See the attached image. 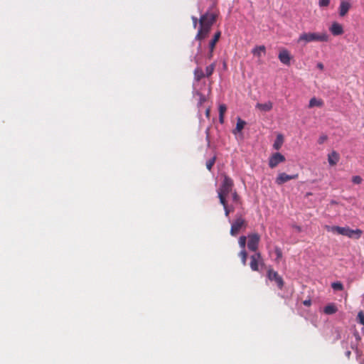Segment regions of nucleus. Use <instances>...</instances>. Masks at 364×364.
Listing matches in <instances>:
<instances>
[{
  "label": "nucleus",
  "mask_w": 364,
  "mask_h": 364,
  "mask_svg": "<svg viewBox=\"0 0 364 364\" xmlns=\"http://www.w3.org/2000/svg\"><path fill=\"white\" fill-rule=\"evenodd\" d=\"M331 287L336 291H342L343 289V285L340 282L332 283Z\"/></svg>",
  "instance_id": "obj_29"
},
{
  "label": "nucleus",
  "mask_w": 364,
  "mask_h": 364,
  "mask_svg": "<svg viewBox=\"0 0 364 364\" xmlns=\"http://www.w3.org/2000/svg\"><path fill=\"white\" fill-rule=\"evenodd\" d=\"M247 227V220L240 214H237L235 219L231 224L230 234L232 236H236L242 230L246 229Z\"/></svg>",
  "instance_id": "obj_5"
},
{
  "label": "nucleus",
  "mask_w": 364,
  "mask_h": 364,
  "mask_svg": "<svg viewBox=\"0 0 364 364\" xmlns=\"http://www.w3.org/2000/svg\"><path fill=\"white\" fill-rule=\"evenodd\" d=\"M227 110L225 105L222 104L219 106V121L221 124L224 122V114Z\"/></svg>",
  "instance_id": "obj_23"
},
{
  "label": "nucleus",
  "mask_w": 364,
  "mask_h": 364,
  "mask_svg": "<svg viewBox=\"0 0 364 364\" xmlns=\"http://www.w3.org/2000/svg\"><path fill=\"white\" fill-rule=\"evenodd\" d=\"M286 161L284 155L279 152H276L272 154L269 159V166L271 168H274L278 166L279 164L283 163Z\"/></svg>",
  "instance_id": "obj_8"
},
{
  "label": "nucleus",
  "mask_w": 364,
  "mask_h": 364,
  "mask_svg": "<svg viewBox=\"0 0 364 364\" xmlns=\"http://www.w3.org/2000/svg\"><path fill=\"white\" fill-rule=\"evenodd\" d=\"M278 58L280 62L286 65H289L291 63V56L287 49L280 50Z\"/></svg>",
  "instance_id": "obj_10"
},
{
  "label": "nucleus",
  "mask_w": 364,
  "mask_h": 364,
  "mask_svg": "<svg viewBox=\"0 0 364 364\" xmlns=\"http://www.w3.org/2000/svg\"><path fill=\"white\" fill-rule=\"evenodd\" d=\"M329 30L334 36H339L343 33V26L337 22L333 23Z\"/></svg>",
  "instance_id": "obj_13"
},
{
  "label": "nucleus",
  "mask_w": 364,
  "mask_h": 364,
  "mask_svg": "<svg viewBox=\"0 0 364 364\" xmlns=\"http://www.w3.org/2000/svg\"><path fill=\"white\" fill-rule=\"evenodd\" d=\"M327 140V136L326 135H321L318 140V143L319 144H322L324 141H326Z\"/></svg>",
  "instance_id": "obj_35"
},
{
  "label": "nucleus",
  "mask_w": 364,
  "mask_h": 364,
  "mask_svg": "<svg viewBox=\"0 0 364 364\" xmlns=\"http://www.w3.org/2000/svg\"><path fill=\"white\" fill-rule=\"evenodd\" d=\"M247 247L250 251L256 252L258 249L260 236L258 233L249 234L247 236Z\"/></svg>",
  "instance_id": "obj_7"
},
{
  "label": "nucleus",
  "mask_w": 364,
  "mask_h": 364,
  "mask_svg": "<svg viewBox=\"0 0 364 364\" xmlns=\"http://www.w3.org/2000/svg\"><path fill=\"white\" fill-rule=\"evenodd\" d=\"M265 52L266 48L264 46H256L252 50V54L258 58H260L263 55H264Z\"/></svg>",
  "instance_id": "obj_15"
},
{
  "label": "nucleus",
  "mask_w": 364,
  "mask_h": 364,
  "mask_svg": "<svg viewBox=\"0 0 364 364\" xmlns=\"http://www.w3.org/2000/svg\"><path fill=\"white\" fill-rule=\"evenodd\" d=\"M239 257L241 259V262L243 265H246L247 262V253L246 252L245 250H242L239 253Z\"/></svg>",
  "instance_id": "obj_27"
},
{
  "label": "nucleus",
  "mask_w": 364,
  "mask_h": 364,
  "mask_svg": "<svg viewBox=\"0 0 364 364\" xmlns=\"http://www.w3.org/2000/svg\"><path fill=\"white\" fill-rule=\"evenodd\" d=\"M210 108L206 109V110H205V116H206L208 118H209V117H210Z\"/></svg>",
  "instance_id": "obj_41"
},
{
  "label": "nucleus",
  "mask_w": 364,
  "mask_h": 364,
  "mask_svg": "<svg viewBox=\"0 0 364 364\" xmlns=\"http://www.w3.org/2000/svg\"><path fill=\"white\" fill-rule=\"evenodd\" d=\"M329 36L326 33H302L298 39L297 43H304L306 45L311 42H327Z\"/></svg>",
  "instance_id": "obj_3"
},
{
  "label": "nucleus",
  "mask_w": 364,
  "mask_h": 364,
  "mask_svg": "<svg viewBox=\"0 0 364 364\" xmlns=\"http://www.w3.org/2000/svg\"><path fill=\"white\" fill-rule=\"evenodd\" d=\"M217 159V156L215 155L211 159L206 161V168L208 171H211Z\"/></svg>",
  "instance_id": "obj_26"
},
{
  "label": "nucleus",
  "mask_w": 364,
  "mask_h": 364,
  "mask_svg": "<svg viewBox=\"0 0 364 364\" xmlns=\"http://www.w3.org/2000/svg\"><path fill=\"white\" fill-rule=\"evenodd\" d=\"M199 95H200L199 104L201 105L202 103H203L205 101V97L201 94H199Z\"/></svg>",
  "instance_id": "obj_37"
},
{
  "label": "nucleus",
  "mask_w": 364,
  "mask_h": 364,
  "mask_svg": "<svg viewBox=\"0 0 364 364\" xmlns=\"http://www.w3.org/2000/svg\"><path fill=\"white\" fill-rule=\"evenodd\" d=\"M267 277L270 281L274 282L279 289L283 288L284 284V280L277 272L274 271L273 269H269L267 271Z\"/></svg>",
  "instance_id": "obj_6"
},
{
  "label": "nucleus",
  "mask_w": 364,
  "mask_h": 364,
  "mask_svg": "<svg viewBox=\"0 0 364 364\" xmlns=\"http://www.w3.org/2000/svg\"><path fill=\"white\" fill-rule=\"evenodd\" d=\"M191 19H192V21H193V26L196 28L197 25H198V23H199V20L196 17H195V16H192Z\"/></svg>",
  "instance_id": "obj_36"
},
{
  "label": "nucleus",
  "mask_w": 364,
  "mask_h": 364,
  "mask_svg": "<svg viewBox=\"0 0 364 364\" xmlns=\"http://www.w3.org/2000/svg\"><path fill=\"white\" fill-rule=\"evenodd\" d=\"M311 300H310V299L304 300V301H303V304H304V306H309L311 305Z\"/></svg>",
  "instance_id": "obj_38"
},
{
  "label": "nucleus",
  "mask_w": 364,
  "mask_h": 364,
  "mask_svg": "<svg viewBox=\"0 0 364 364\" xmlns=\"http://www.w3.org/2000/svg\"><path fill=\"white\" fill-rule=\"evenodd\" d=\"M323 105V101L321 99H317L312 97L309 104V107L312 108L314 107H322Z\"/></svg>",
  "instance_id": "obj_18"
},
{
  "label": "nucleus",
  "mask_w": 364,
  "mask_h": 364,
  "mask_svg": "<svg viewBox=\"0 0 364 364\" xmlns=\"http://www.w3.org/2000/svg\"><path fill=\"white\" fill-rule=\"evenodd\" d=\"M272 107L273 103L271 101H267L264 103L258 102L255 105V108L262 112H269Z\"/></svg>",
  "instance_id": "obj_12"
},
{
  "label": "nucleus",
  "mask_w": 364,
  "mask_h": 364,
  "mask_svg": "<svg viewBox=\"0 0 364 364\" xmlns=\"http://www.w3.org/2000/svg\"><path fill=\"white\" fill-rule=\"evenodd\" d=\"M284 142V138L282 134H278L277 136L276 140L274 142L273 148L275 150H279L283 144Z\"/></svg>",
  "instance_id": "obj_19"
},
{
  "label": "nucleus",
  "mask_w": 364,
  "mask_h": 364,
  "mask_svg": "<svg viewBox=\"0 0 364 364\" xmlns=\"http://www.w3.org/2000/svg\"><path fill=\"white\" fill-rule=\"evenodd\" d=\"M326 230L328 232L336 233L346 236L350 239L358 240L363 235V231L360 229L352 230L349 227H340V226H326Z\"/></svg>",
  "instance_id": "obj_2"
},
{
  "label": "nucleus",
  "mask_w": 364,
  "mask_h": 364,
  "mask_svg": "<svg viewBox=\"0 0 364 364\" xmlns=\"http://www.w3.org/2000/svg\"><path fill=\"white\" fill-rule=\"evenodd\" d=\"M362 181V178L359 176H355L352 178V181L355 184L361 183Z\"/></svg>",
  "instance_id": "obj_33"
},
{
  "label": "nucleus",
  "mask_w": 364,
  "mask_h": 364,
  "mask_svg": "<svg viewBox=\"0 0 364 364\" xmlns=\"http://www.w3.org/2000/svg\"><path fill=\"white\" fill-rule=\"evenodd\" d=\"M231 193H232V198L233 202H235L237 204L240 203H241L240 198L238 196V194L237 193V192L235 191H234Z\"/></svg>",
  "instance_id": "obj_30"
},
{
  "label": "nucleus",
  "mask_w": 364,
  "mask_h": 364,
  "mask_svg": "<svg viewBox=\"0 0 364 364\" xmlns=\"http://www.w3.org/2000/svg\"><path fill=\"white\" fill-rule=\"evenodd\" d=\"M317 68L320 69L321 70H323L324 68L323 64L322 63H317Z\"/></svg>",
  "instance_id": "obj_40"
},
{
  "label": "nucleus",
  "mask_w": 364,
  "mask_h": 364,
  "mask_svg": "<svg viewBox=\"0 0 364 364\" xmlns=\"http://www.w3.org/2000/svg\"><path fill=\"white\" fill-rule=\"evenodd\" d=\"M218 13L206 11L199 18V28L195 36V40L199 41L198 50L201 49V41L205 39L211 30L212 26L216 22Z\"/></svg>",
  "instance_id": "obj_1"
},
{
  "label": "nucleus",
  "mask_w": 364,
  "mask_h": 364,
  "mask_svg": "<svg viewBox=\"0 0 364 364\" xmlns=\"http://www.w3.org/2000/svg\"><path fill=\"white\" fill-rule=\"evenodd\" d=\"M357 318L358 322L364 326V313L362 311L358 312Z\"/></svg>",
  "instance_id": "obj_32"
},
{
  "label": "nucleus",
  "mask_w": 364,
  "mask_h": 364,
  "mask_svg": "<svg viewBox=\"0 0 364 364\" xmlns=\"http://www.w3.org/2000/svg\"><path fill=\"white\" fill-rule=\"evenodd\" d=\"M274 252L277 255L276 261L279 262L282 257V252L278 247H275Z\"/></svg>",
  "instance_id": "obj_31"
},
{
  "label": "nucleus",
  "mask_w": 364,
  "mask_h": 364,
  "mask_svg": "<svg viewBox=\"0 0 364 364\" xmlns=\"http://www.w3.org/2000/svg\"><path fill=\"white\" fill-rule=\"evenodd\" d=\"M213 51H214V50H209V52H208V55H207L208 58L211 59L213 58Z\"/></svg>",
  "instance_id": "obj_39"
},
{
  "label": "nucleus",
  "mask_w": 364,
  "mask_h": 364,
  "mask_svg": "<svg viewBox=\"0 0 364 364\" xmlns=\"http://www.w3.org/2000/svg\"><path fill=\"white\" fill-rule=\"evenodd\" d=\"M298 177H299L298 173L293 174V175H288L284 172L279 173L275 179V183L277 185L281 186L290 180L296 179V178H298Z\"/></svg>",
  "instance_id": "obj_9"
},
{
  "label": "nucleus",
  "mask_w": 364,
  "mask_h": 364,
  "mask_svg": "<svg viewBox=\"0 0 364 364\" xmlns=\"http://www.w3.org/2000/svg\"><path fill=\"white\" fill-rule=\"evenodd\" d=\"M338 311L337 307L333 304H328L324 307L323 312L326 314L331 315L335 314Z\"/></svg>",
  "instance_id": "obj_20"
},
{
  "label": "nucleus",
  "mask_w": 364,
  "mask_h": 364,
  "mask_svg": "<svg viewBox=\"0 0 364 364\" xmlns=\"http://www.w3.org/2000/svg\"><path fill=\"white\" fill-rule=\"evenodd\" d=\"M220 36H221V32L220 31H217L214 34L213 38L211 39V41L209 42V44H208L209 50L215 49V45L218 43V41H219Z\"/></svg>",
  "instance_id": "obj_16"
},
{
  "label": "nucleus",
  "mask_w": 364,
  "mask_h": 364,
  "mask_svg": "<svg viewBox=\"0 0 364 364\" xmlns=\"http://www.w3.org/2000/svg\"><path fill=\"white\" fill-rule=\"evenodd\" d=\"M250 268L252 271H258L259 267L258 263L262 260V255L260 252H256L255 255L250 257Z\"/></svg>",
  "instance_id": "obj_11"
},
{
  "label": "nucleus",
  "mask_w": 364,
  "mask_h": 364,
  "mask_svg": "<svg viewBox=\"0 0 364 364\" xmlns=\"http://www.w3.org/2000/svg\"><path fill=\"white\" fill-rule=\"evenodd\" d=\"M215 63H213L212 64H210V65L207 66L206 68H205V75L206 77H210L214 72L215 70Z\"/></svg>",
  "instance_id": "obj_25"
},
{
  "label": "nucleus",
  "mask_w": 364,
  "mask_h": 364,
  "mask_svg": "<svg viewBox=\"0 0 364 364\" xmlns=\"http://www.w3.org/2000/svg\"><path fill=\"white\" fill-rule=\"evenodd\" d=\"M205 73L200 68H197L194 70V78L196 81H200L205 77Z\"/></svg>",
  "instance_id": "obj_22"
},
{
  "label": "nucleus",
  "mask_w": 364,
  "mask_h": 364,
  "mask_svg": "<svg viewBox=\"0 0 364 364\" xmlns=\"http://www.w3.org/2000/svg\"><path fill=\"white\" fill-rule=\"evenodd\" d=\"M234 186L233 181L231 178H230L227 175H224L223 181L218 189V195L220 200V203H224L226 200V197L229 193L232 192V188Z\"/></svg>",
  "instance_id": "obj_4"
},
{
  "label": "nucleus",
  "mask_w": 364,
  "mask_h": 364,
  "mask_svg": "<svg viewBox=\"0 0 364 364\" xmlns=\"http://www.w3.org/2000/svg\"><path fill=\"white\" fill-rule=\"evenodd\" d=\"M220 204L223 206L225 215L226 217H228L230 213L234 211V208L232 206H228L227 200H225L224 203Z\"/></svg>",
  "instance_id": "obj_24"
},
{
  "label": "nucleus",
  "mask_w": 364,
  "mask_h": 364,
  "mask_svg": "<svg viewBox=\"0 0 364 364\" xmlns=\"http://www.w3.org/2000/svg\"><path fill=\"white\" fill-rule=\"evenodd\" d=\"M207 132V137L208 138V129L206 130Z\"/></svg>",
  "instance_id": "obj_43"
},
{
  "label": "nucleus",
  "mask_w": 364,
  "mask_h": 364,
  "mask_svg": "<svg viewBox=\"0 0 364 364\" xmlns=\"http://www.w3.org/2000/svg\"><path fill=\"white\" fill-rule=\"evenodd\" d=\"M195 62H196V63H197V64H198V63H199L198 60L196 58V57H195Z\"/></svg>",
  "instance_id": "obj_42"
},
{
  "label": "nucleus",
  "mask_w": 364,
  "mask_h": 364,
  "mask_svg": "<svg viewBox=\"0 0 364 364\" xmlns=\"http://www.w3.org/2000/svg\"><path fill=\"white\" fill-rule=\"evenodd\" d=\"M300 228L299 227H297V230L300 231Z\"/></svg>",
  "instance_id": "obj_44"
},
{
  "label": "nucleus",
  "mask_w": 364,
  "mask_h": 364,
  "mask_svg": "<svg viewBox=\"0 0 364 364\" xmlns=\"http://www.w3.org/2000/svg\"><path fill=\"white\" fill-rule=\"evenodd\" d=\"M247 237L242 235V236H240L238 240V244H239L240 247L242 248V250H245V245L247 243Z\"/></svg>",
  "instance_id": "obj_28"
},
{
  "label": "nucleus",
  "mask_w": 364,
  "mask_h": 364,
  "mask_svg": "<svg viewBox=\"0 0 364 364\" xmlns=\"http://www.w3.org/2000/svg\"><path fill=\"white\" fill-rule=\"evenodd\" d=\"M350 8V4L348 1H341L339 6V15L341 16H344L348 12Z\"/></svg>",
  "instance_id": "obj_14"
},
{
  "label": "nucleus",
  "mask_w": 364,
  "mask_h": 364,
  "mask_svg": "<svg viewBox=\"0 0 364 364\" xmlns=\"http://www.w3.org/2000/svg\"><path fill=\"white\" fill-rule=\"evenodd\" d=\"M330 4V0H319V6H328Z\"/></svg>",
  "instance_id": "obj_34"
},
{
  "label": "nucleus",
  "mask_w": 364,
  "mask_h": 364,
  "mask_svg": "<svg viewBox=\"0 0 364 364\" xmlns=\"http://www.w3.org/2000/svg\"><path fill=\"white\" fill-rule=\"evenodd\" d=\"M245 124L246 122L244 120L238 118L237 120L236 127L233 131V133L236 134L237 132H240L244 129Z\"/></svg>",
  "instance_id": "obj_21"
},
{
  "label": "nucleus",
  "mask_w": 364,
  "mask_h": 364,
  "mask_svg": "<svg viewBox=\"0 0 364 364\" xmlns=\"http://www.w3.org/2000/svg\"><path fill=\"white\" fill-rule=\"evenodd\" d=\"M339 160L338 154L333 151L328 156V161L330 165L333 166L336 165Z\"/></svg>",
  "instance_id": "obj_17"
}]
</instances>
